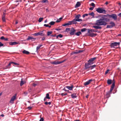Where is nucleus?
<instances>
[{
    "mask_svg": "<svg viewBox=\"0 0 121 121\" xmlns=\"http://www.w3.org/2000/svg\"><path fill=\"white\" fill-rule=\"evenodd\" d=\"M109 19L108 18L102 17L101 18L96 21L94 24L97 26H94L93 27L96 29H101V27L99 26H106L107 24V22H109Z\"/></svg>",
    "mask_w": 121,
    "mask_h": 121,
    "instance_id": "nucleus-1",
    "label": "nucleus"
},
{
    "mask_svg": "<svg viewBox=\"0 0 121 121\" xmlns=\"http://www.w3.org/2000/svg\"><path fill=\"white\" fill-rule=\"evenodd\" d=\"M97 31L96 30L93 29H88V35L90 36L91 37H93L95 36L96 35V34L94 33H92L93 32H96Z\"/></svg>",
    "mask_w": 121,
    "mask_h": 121,
    "instance_id": "nucleus-2",
    "label": "nucleus"
},
{
    "mask_svg": "<svg viewBox=\"0 0 121 121\" xmlns=\"http://www.w3.org/2000/svg\"><path fill=\"white\" fill-rule=\"evenodd\" d=\"M114 86L115 84H114V83H112L111 86L110 91H108L106 93V96L107 98H108L110 96V94L113 90Z\"/></svg>",
    "mask_w": 121,
    "mask_h": 121,
    "instance_id": "nucleus-3",
    "label": "nucleus"
},
{
    "mask_svg": "<svg viewBox=\"0 0 121 121\" xmlns=\"http://www.w3.org/2000/svg\"><path fill=\"white\" fill-rule=\"evenodd\" d=\"M96 11L98 13H105L106 12V11L103 8H99L96 9Z\"/></svg>",
    "mask_w": 121,
    "mask_h": 121,
    "instance_id": "nucleus-4",
    "label": "nucleus"
},
{
    "mask_svg": "<svg viewBox=\"0 0 121 121\" xmlns=\"http://www.w3.org/2000/svg\"><path fill=\"white\" fill-rule=\"evenodd\" d=\"M107 16L109 18H112L114 20H116L117 19V16L116 14H112V15L107 14Z\"/></svg>",
    "mask_w": 121,
    "mask_h": 121,
    "instance_id": "nucleus-5",
    "label": "nucleus"
},
{
    "mask_svg": "<svg viewBox=\"0 0 121 121\" xmlns=\"http://www.w3.org/2000/svg\"><path fill=\"white\" fill-rule=\"evenodd\" d=\"M119 43L115 42L111 43L110 46L111 48H115V47L119 46Z\"/></svg>",
    "mask_w": 121,
    "mask_h": 121,
    "instance_id": "nucleus-6",
    "label": "nucleus"
},
{
    "mask_svg": "<svg viewBox=\"0 0 121 121\" xmlns=\"http://www.w3.org/2000/svg\"><path fill=\"white\" fill-rule=\"evenodd\" d=\"M96 58L95 57L94 58H91L88 61V63L91 65L92 64L94 63V61L96 59Z\"/></svg>",
    "mask_w": 121,
    "mask_h": 121,
    "instance_id": "nucleus-7",
    "label": "nucleus"
},
{
    "mask_svg": "<svg viewBox=\"0 0 121 121\" xmlns=\"http://www.w3.org/2000/svg\"><path fill=\"white\" fill-rule=\"evenodd\" d=\"M82 20L81 19H74L71 22L73 24H75L77 23V22H75L76 21L81 22L82 21Z\"/></svg>",
    "mask_w": 121,
    "mask_h": 121,
    "instance_id": "nucleus-8",
    "label": "nucleus"
},
{
    "mask_svg": "<svg viewBox=\"0 0 121 121\" xmlns=\"http://www.w3.org/2000/svg\"><path fill=\"white\" fill-rule=\"evenodd\" d=\"M76 31V30L74 28H72L70 30L69 34L71 35H74L75 34V33Z\"/></svg>",
    "mask_w": 121,
    "mask_h": 121,
    "instance_id": "nucleus-9",
    "label": "nucleus"
},
{
    "mask_svg": "<svg viewBox=\"0 0 121 121\" xmlns=\"http://www.w3.org/2000/svg\"><path fill=\"white\" fill-rule=\"evenodd\" d=\"M91 65L88 63H86L85 65V69H86L87 71L89 70L90 69V66H89Z\"/></svg>",
    "mask_w": 121,
    "mask_h": 121,
    "instance_id": "nucleus-10",
    "label": "nucleus"
},
{
    "mask_svg": "<svg viewBox=\"0 0 121 121\" xmlns=\"http://www.w3.org/2000/svg\"><path fill=\"white\" fill-rule=\"evenodd\" d=\"M43 31H40V32H38L37 33H35L34 35L35 36H37L38 35H41L42 36H43L44 34L43 35Z\"/></svg>",
    "mask_w": 121,
    "mask_h": 121,
    "instance_id": "nucleus-11",
    "label": "nucleus"
},
{
    "mask_svg": "<svg viewBox=\"0 0 121 121\" xmlns=\"http://www.w3.org/2000/svg\"><path fill=\"white\" fill-rule=\"evenodd\" d=\"M92 81V79H91L89 80L88 81H87V82H85L84 83V84L85 86L87 85H88L89 84H90Z\"/></svg>",
    "mask_w": 121,
    "mask_h": 121,
    "instance_id": "nucleus-12",
    "label": "nucleus"
},
{
    "mask_svg": "<svg viewBox=\"0 0 121 121\" xmlns=\"http://www.w3.org/2000/svg\"><path fill=\"white\" fill-rule=\"evenodd\" d=\"M66 87L69 90H72L73 88L74 87V86L73 85H71L70 86H66Z\"/></svg>",
    "mask_w": 121,
    "mask_h": 121,
    "instance_id": "nucleus-13",
    "label": "nucleus"
},
{
    "mask_svg": "<svg viewBox=\"0 0 121 121\" xmlns=\"http://www.w3.org/2000/svg\"><path fill=\"white\" fill-rule=\"evenodd\" d=\"M9 44L10 45L12 46H13V45H16V44H20L19 43L17 42H11L9 43Z\"/></svg>",
    "mask_w": 121,
    "mask_h": 121,
    "instance_id": "nucleus-14",
    "label": "nucleus"
},
{
    "mask_svg": "<svg viewBox=\"0 0 121 121\" xmlns=\"http://www.w3.org/2000/svg\"><path fill=\"white\" fill-rule=\"evenodd\" d=\"M5 13H4L3 15L2 16V20L3 22H5L6 21L5 19Z\"/></svg>",
    "mask_w": 121,
    "mask_h": 121,
    "instance_id": "nucleus-15",
    "label": "nucleus"
},
{
    "mask_svg": "<svg viewBox=\"0 0 121 121\" xmlns=\"http://www.w3.org/2000/svg\"><path fill=\"white\" fill-rule=\"evenodd\" d=\"M72 22V21H69V22H68V23H65V24H64L62 25V26H68V25H71L73 24L72 23V22Z\"/></svg>",
    "mask_w": 121,
    "mask_h": 121,
    "instance_id": "nucleus-16",
    "label": "nucleus"
},
{
    "mask_svg": "<svg viewBox=\"0 0 121 121\" xmlns=\"http://www.w3.org/2000/svg\"><path fill=\"white\" fill-rule=\"evenodd\" d=\"M51 63L52 64L57 65L61 63L62 62H60V61H54L51 62Z\"/></svg>",
    "mask_w": 121,
    "mask_h": 121,
    "instance_id": "nucleus-17",
    "label": "nucleus"
},
{
    "mask_svg": "<svg viewBox=\"0 0 121 121\" xmlns=\"http://www.w3.org/2000/svg\"><path fill=\"white\" fill-rule=\"evenodd\" d=\"M81 4L80 3V2L78 1L77 2L76 4V5L75 6V8H77L79 7L80 5Z\"/></svg>",
    "mask_w": 121,
    "mask_h": 121,
    "instance_id": "nucleus-18",
    "label": "nucleus"
},
{
    "mask_svg": "<svg viewBox=\"0 0 121 121\" xmlns=\"http://www.w3.org/2000/svg\"><path fill=\"white\" fill-rule=\"evenodd\" d=\"M12 63H13L12 62H10L9 64L8 65H7V66L6 67H6V68H5L4 69H9L10 68V66L11 65V64H12Z\"/></svg>",
    "mask_w": 121,
    "mask_h": 121,
    "instance_id": "nucleus-19",
    "label": "nucleus"
},
{
    "mask_svg": "<svg viewBox=\"0 0 121 121\" xmlns=\"http://www.w3.org/2000/svg\"><path fill=\"white\" fill-rule=\"evenodd\" d=\"M0 39L1 40H4L5 41H7L8 40V38H5L4 36L1 37L0 38Z\"/></svg>",
    "mask_w": 121,
    "mask_h": 121,
    "instance_id": "nucleus-20",
    "label": "nucleus"
},
{
    "mask_svg": "<svg viewBox=\"0 0 121 121\" xmlns=\"http://www.w3.org/2000/svg\"><path fill=\"white\" fill-rule=\"evenodd\" d=\"M16 99H11V100H10L9 103H10L11 104H13L14 102V101Z\"/></svg>",
    "mask_w": 121,
    "mask_h": 121,
    "instance_id": "nucleus-21",
    "label": "nucleus"
},
{
    "mask_svg": "<svg viewBox=\"0 0 121 121\" xmlns=\"http://www.w3.org/2000/svg\"><path fill=\"white\" fill-rule=\"evenodd\" d=\"M109 24L111 25L112 27L115 26V23L112 22H111L109 23Z\"/></svg>",
    "mask_w": 121,
    "mask_h": 121,
    "instance_id": "nucleus-22",
    "label": "nucleus"
},
{
    "mask_svg": "<svg viewBox=\"0 0 121 121\" xmlns=\"http://www.w3.org/2000/svg\"><path fill=\"white\" fill-rule=\"evenodd\" d=\"M112 81L111 80L108 79L107 80V83L108 84H111L112 83Z\"/></svg>",
    "mask_w": 121,
    "mask_h": 121,
    "instance_id": "nucleus-23",
    "label": "nucleus"
},
{
    "mask_svg": "<svg viewBox=\"0 0 121 121\" xmlns=\"http://www.w3.org/2000/svg\"><path fill=\"white\" fill-rule=\"evenodd\" d=\"M71 96L72 98H76L77 97V96L76 94L73 93L71 95Z\"/></svg>",
    "mask_w": 121,
    "mask_h": 121,
    "instance_id": "nucleus-24",
    "label": "nucleus"
},
{
    "mask_svg": "<svg viewBox=\"0 0 121 121\" xmlns=\"http://www.w3.org/2000/svg\"><path fill=\"white\" fill-rule=\"evenodd\" d=\"M22 52L24 54H28L30 53L29 52L26 50H24Z\"/></svg>",
    "mask_w": 121,
    "mask_h": 121,
    "instance_id": "nucleus-25",
    "label": "nucleus"
},
{
    "mask_svg": "<svg viewBox=\"0 0 121 121\" xmlns=\"http://www.w3.org/2000/svg\"><path fill=\"white\" fill-rule=\"evenodd\" d=\"M32 39H33L34 40H35L36 39L35 38L30 36H28L27 39L28 40H29L30 39L31 40Z\"/></svg>",
    "mask_w": 121,
    "mask_h": 121,
    "instance_id": "nucleus-26",
    "label": "nucleus"
},
{
    "mask_svg": "<svg viewBox=\"0 0 121 121\" xmlns=\"http://www.w3.org/2000/svg\"><path fill=\"white\" fill-rule=\"evenodd\" d=\"M96 66L95 65H94L92 66H90V69H92L94 68H95Z\"/></svg>",
    "mask_w": 121,
    "mask_h": 121,
    "instance_id": "nucleus-27",
    "label": "nucleus"
},
{
    "mask_svg": "<svg viewBox=\"0 0 121 121\" xmlns=\"http://www.w3.org/2000/svg\"><path fill=\"white\" fill-rule=\"evenodd\" d=\"M82 34L80 31H78L75 34V35L78 36H79L80 34Z\"/></svg>",
    "mask_w": 121,
    "mask_h": 121,
    "instance_id": "nucleus-28",
    "label": "nucleus"
},
{
    "mask_svg": "<svg viewBox=\"0 0 121 121\" xmlns=\"http://www.w3.org/2000/svg\"><path fill=\"white\" fill-rule=\"evenodd\" d=\"M42 45H39L38 46H37L36 48V50H38L41 47V46H42Z\"/></svg>",
    "mask_w": 121,
    "mask_h": 121,
    "instance_id": "nucleus-29",
    "label": "nucleus"
},
{
    "mask_svg": "<svg viewBox=\"0 0 121 121\" xmlns=\"http://www.w3.org/2000/svg\"><path fill=\"white\" fill-rule=\"evenodd\" d=\"M88 15H90L92 16L93 17H94V12H92L91 13H89L88 14Z\"/></svg>",
    "mask_w": 121,
    "mask_h": 121,
    "instance_id": "nucleus-30",
    "label": "nucleus"
},
{
    "mask_svg": "<svg viewBox=\"0 0 121 121\" xmlns=\"http://www.w3.org/2000/svg\"><path fill=\"white\" fill-rule=\"evenodd\" d=\"M55 22L52 21L49 23V24L51 25H53L55 24Z\"/></svg>",
    "mask_w": 121,
    "mask_h": 121,
    "instance_id": "nucleus-31",
    "label": "nucleus"
},
{
    "mask_svg": "<svg viewBox=\"0 0 121 121\" xmlns=\"http://www.w3.org/2000/svg\"><path fill=\"white\" fill-rule=\"evenodd\" d=\"M12 62L13 63H12V64H13V66H14V65H17V66H18V65H19V64L18 63H15V62Z\"/></svg>",
    "mask_w": 121,
    "mask_h": 121,
    "instance_id": "nucleus-32",
    "label": "nucleus"
},
{
    "mask_svg": "<svg viewBox=\"0 0 121 121\" xmlns=\"http://www.w3.org/2000/svg\"><path fill=\"white\" fill-rule=\"evenodd\" d=\"M63 36V35L61 34H59L57 35L56 36V38L57 39L58 37L61 38H62Z\"/></svg>",
    "mask_w": 121,
    "mask_h": 121,
    "instance_id": "nucleus-33",
    "label": "nucleus"
},
{
    "mask_svg": "<svg viewBox=\"0 0 121 121\" xmlns=\"http://www.w3.org/2000/svg\"><path fill=\"white\" fill-rule=\"evenodd\" d=\"M52 31H48L47 33V35L49 36L50 35L52 34Z\"/></svg>",
    "mask_w": 121,
    "mask_h": 121,
    "instance_id": "nucleus-34",
    "label": "nucleus"
},
{
    "mask_svg": "<svg viewBox=\"0 0 121 121\" xmlns=\"http://www.w3.org/2000/svg\"><path fill=\"white\" fill-rule=\"evenodd\" d=\"M81 16L80 15V14H78L75 17V19H78L80 17H81Z\"/></svg>",
    "mask_w": 121,
    "mask_h": 121,
    "instance_id": "nucleus-35",
    "label": "nucleus"
},
{
    "mask_svg": "<svg viewBox=\"0 0 121 121\" xmlns=\"http://www.w3.org/2000/svg\"><path fill=\"white\" fill-rule=\"evenodd\" d=\"M44 98H50L49 97V95L48 93H47L46 95V96Z\"/></svg>",
    "mask_w": 121,
    "mask_h": 121,
    "instance_id": "nucleus-36",
    "label": "nucleus"
},
{
    "mask_svg": "<svg viewBox=\"0 0 121 121\" xmlns=\"http://www.w3.org/2000/svg\"><path fill=\"white\" fill-rule=\"evenodd\" d=\"M43 18H40L39 19L38 21L39 22H41L43 20Z\"/></svg>",
    "mask_w": 121,
    "mask_h": 121,
    "instance_id": "nucleus-37",
    "label": "nucleus"
},
{
    "mask_svg": "<svg viewBox=\"0 0 121 121\" xmlns=\"http://www.w3.org/2000/svg\"><path fill=\"white\" fill-rule=\"evenodd\" d=\"M51 102H46L44 103V104L46 105H47L48 104L50 105L51 104Z\"/></svg>",
    "mask_w": 121,
    "mask_h": 121,
    "instance_id": "nucleus-38",
    "label": "nucleus"
},
{
    "mask_svg": "<svg viewBox=\"0 0 121 121\" xmlns=\"http://www.w3.org/2000/svg\"><path fill=\"white\" fill-rule=\"evenodd\" d=\"M87 30V29L85 28H84L82 29L81 30V31L82 32H83L84 31H86V30Z\"/></svg>",
    "mask_w": 121,
    "mask_h": 121,
    "instance_id": "nucleus-39",
    "label": "nucleus"
},
{
    "mask_svg": "<svg viewBox=\"0 0 121 121\" xmlns=\"http://www.w3.org/2000/svg\"><path fill=\"white\" fill-rule=\"evenodd\" d=\"M66 86H65L63 90L66 92H69V90H66Z\"/></svg>",
    "mask_w": 121,
    "mask_h": 121,
    "instance_id": "nucleus-40",
    "label": "nucleus"
},
{
    "mask_svg": "<svg viewBox=\"0 0 121 121\" xmlns=\"http://www.w3.org/2000/svg\"><path fill=\"white\" fill-rule=\"evenodd\" d=\"M42 2L43 3H45L46 2H48V1L47 0H43L42 1Z\"/></svg>",
    "mask_w": 121,
    "mask_h": 121,
    "instance_id": "nucleus-41",
    "label": "nucleus"
},
{
    "mask_svg": "<svg viewBox=\"0 0 121 121\" xmlns=\"http://www.w3.org/2000/svg\"><path fill=\"white\" fill-rule=\"evenodd\" d=\"M71 29L69 28H67L65 30L67 32H68L69 31H70Z\"/></svg>",
    "mask_w": 121,
    "mask_h": 121,
    "instance_id": "nucleus-42",
    "label": "nucleus"
},
{
    "mask_svg": "<svg viewBox=\"0 0 121 121\" xmlns=\"http://www.w3.org/2000/svg\"><path fill=\"white\" fill-rule=\"evenodd\" d=\"M88 14H83V15H82V17H83V18H84L86 16H88Z\"/></svg>",
    "mask_w": 121,
    "mask_h": 121,
    "instance_id": "nucleus-43",
    "label": "nucleus"
},
{
    "mask_svg": "<svg viewBox=\"0 0 121 121\" xmlns=\"http://www.w3.org/2000/svg\"><path fill=\"white\" fill-rule=\"evenodd\" d=\"M24 83L23 82V81H21V82H20V85H21V86H22Z\"/></svg>",
    "mask_w": 121,
    "mask_h": 121,
    "instance_id": "nucleus-44",
    "label": "nucleus"
},
{
    "mask_svg": "<svg viewBox=\"0 0 121 121\" xmlns=\"http://www.w3.org/2000/svg\"><path fill=\"white\" fill-rule=\"evenodd\" d=\"M112 28V26H111V25H108L106 27V28Z\"/></svg>",
    "mask_w": 121,
    "mask_h": 121,
    "instance_id": "nucleus-45",
    "label": "nucleus"
},
{
    "mask_svg": "<svg viewBox=\"0 0 121 121\" xmlns=\"http://www.w3.org/2000/svg\"><path fill=\"white\" fill-rule=\"evenodd\" d=\"M17 94H15L13 96L12 98H16Z\"/></svg>",
    "mask_w": 121,
    "mask_h": 121,
    "instance_id": "nucleus-46",
    "label": "nucleus"
},
{
    "mask_svg": "<svg viewBox=\"0 0 121 121\" xmlns=\"http://www.w3.org/2000/svg\"><path fill=\"white\" fill-rule=\"evenodd\" d=\"M91 6H92L93 7H95V5L94 3H91Z\"/></svg>",
    "mask_w": 121,
    "mask_h": 121,
    "instance_id": "nucleus-47",
    "label": "nucleus"
},
{
    "mask_svg": "<svg viewBox=\"0 0 121 121\" xmlns=\"http://www.w3.org/2000/svg\"><path fill=\"white\" fill-rule=\"evenodd\" d=\"M109 71V69H107L106 71L105 72V74H107L108 73V72Z\"/></svg>",
    "mask_w": 121,
    "mask_h": 121,
    "instance_id": "nucleus-48",
    "label": "nucleus"
},
{
    "mask_svg": "<svg viewBox=\"0 0 121 121\" xmlns=\"http://www.w3.org/2000/svg\"><path fill=\"white\" fill-rule=\"evenodd\" d=\"M4 45L1 42H0V47L3 46Z\"/></svg>",
    "mask_w": 121,
    "mask_h": 121,
    "instance_id": "nucleus-49",
    "label": "nucleus"
},
{
    "mask_svg": "<svg viewBox=\"0 0 121 121\" xmlns=\"http://www.w3.org/2000/svg\"><path fill=\"white\" fill-rule=\"evenodd\" d=\"M94 7H90L89 8V9L90 10H93V9H94Z\"/></svg>",
    "mask_w": 121,
    "mask_h": 121,
    "instance_id": "nucleus-50",
    "label": "nucleus"
},
{
    "mask_svg": "<svg viewBox=\"0 0 121 121\" xmlns=\"http://www.w3.org/2000/svg\"><path fill=\"white\" fill-rule=\"evenodd\" d=\"M44 26L47 27L49 26V25L48 24H44Z\"/></svg>",
    "mask_w": 121,
    "mask_h": 121,
    "instance_id": "nucleus-51",
    "label": "nucleus"
},
{
    "mask_svg": "<svg viewBox=\"0 0 121 121\" xmlns=\"http://www.w3.org/2000/svg\"><path fill=\"white\" fill-rule=\"evenodd\" d=\"M44 119L43 118H41L39 121H43Z\"/></svg>",
    "mask_w": 121,
    "mask_h": 121,
    "instance_id": "nucleus-52",
    "label": "nucleus"
},
{
    "mask_svg": "<svg viewBox=\"0 0 121 121\" xmlns=\"http://www.w3.org/2000/svg\"><path fill=\"white\" fill-rule=\"evenodd\" d=\"M60 20L59 19H58L56 21V22L57 23H58L60 22Z\"/></svg>",
    "mask_w": 121,
    "mask_h": 121,
    "instance_id": "nucleus-53",
    "label": "nucleus"
},
{
    "mask_svg": "<svg viewBox=\"0 0 121 121\" xmlns=\"http://www.w3.org/2000/svg\"><path fill=\"white\" fill-rule=\"evenodd\" d=\"M36 85H37V84H36L33 83V86L34 87Z\"/></svg>",
    "mask_w": 121,
    "mask_h": 121,
    "instance_id": "nucleus-54",
    "label": "nucleus"
},
{
    "mask_svg": "<svg viewBox=\"0 0 121 121\" xmlns=\"http://www.w3.org/2000/svg\"><path fill=\"white\" fill-rule=\"evenodd\" d=\"M45 39V37H43L42 38V40L43 41Z\"/></svg>",
    "mask_w": 121,
    "mask_h": 121,
    "instance_id": "nucleus-55",
    "label": "nucleus"
},
{
    "mask_svg": "<svg viewBox=\"0 0 121 121\" xmlns=\"http://www.w3.org/2000/svg\"><path fill=\"white\" fill-rule=\"evenodd\" d=\"M61 95H67V94H65L64 93H62L61 94Z\"/></svg>",
    "mask_w": 121,
    "mask_h": 121,
    "instance_id": "nucleus-56",
    "label": "nucleus"
},
{
    "mask_svg": "<svg viewBox=\"0 0 121 121\" xmlns=\"http://www.w3.org/2000/svg\"><path fill=\"white\" fill-rule=\"evenodd\" d=\"M28 108L30 110L32 108V107H28Z\"/></svg>",
    "mask_w": 121,
    "mask_h": 121,
    "instance_id": "nucleus-57",
    "label": "nucleus"
},
{
    "mask_svg": "<svg viewBox=\"0 0 121 121\" xmlns=\"http://www.w3.org/2000/svg\"><path fill=\"white\" fill-rule=\"evenodd\" d=\"M50 36L51 37H55L56 36V35L55 34V35H51Z\"/></svg>",
    "mask_w": 121,
    "mask_h": 121,
    "instance_id": "nucleus-58",
    "label": "nucleus"
},
{
    "mask_svg": "<svg viewBox=\"0 0 121 121\" xmlns=\"http://www.w3.org/2000/svg\"><path fill=\"white\" fill-rule=\"evenodd\" d=\"M118 16L119 17H121V13H119L118 14Z\"/></svg>",
    "mask_w": 121,
    "mask_h": 121,
    "instance_id": "nucleus-59",
    "label": "nucleus"
},
{
    "mask_svg": "<svg viewBox=\"0 0 121 121\" xmlns=\"http://www.w3.org/2000/svg\"><path fill=\"white\" fill-rule=\"evenodd\" d=\"M89 96V95H86L85 96L87 98H88V97Z\"/></svg>",
    "mask_w": 121,
    "mask_h": 121,
    "instance_id": "nucleus-60",
    "label": "nucleus"
},
{
    "mask_svg": "<svg viewBox=\"0 0 121 121\" xmlns=\"http://www.w3.org/2000/svg\"><path fill=\"white\" fill-rule=\"evenodd\" d=\"M55 30H60L61 29H55Z\"/></svg>",
    "mask_w": 121,
    "mask_h": 121,
    "instance_id": "nucleus-61",
    "label": "nucleus"
},
{
    "mask_svg": "<svg viewBox=\"0 0 121 121\" xmlns=\"http://www.w3.org/2000/svg\"><path fill=\"white\" fill-rule=\"evenodd\" d=\"M0 116L2 117H4V115L3 114H2Z\"/></svg>",
    "mask_w": 121,
    "mask_h": 121,
    "instance_id": "nucleus-62",
    "label": "nucleus"
},
{
    "mask_svg": "<svg viewBox=\"0 0 121 121\" xmlns=\"http://www.w3.org/2000/svg\"><path fill=\"white\" fill-rule=\"evenodd\" d=\"M62 17H61L59 19V20H60V21L62 19Z\"/></svg>",
    "mask_w": 121,
    "mask_h": 121,
    "instance_id": "nucleus-63",
    "label": "nucleus"
},
{
    "mask_svg": "<svg viewBox=\"0 0 121 121\" xmlns=\"http://www.w3.org/2000/svg\"><path fill=\"white\" fill-rule=\"evenodd\" d=\"M108 4V2L107 1L106 2V3H105V4L106 5H107V4Z\"/></svg>",
    "mask_w": 121,
    "mask_h": 121,
    "instance_id": "nucleus-64",
    "label": "nucleus"
}]
</instances>
